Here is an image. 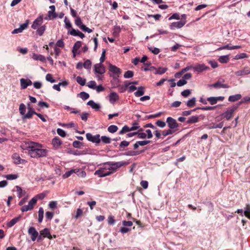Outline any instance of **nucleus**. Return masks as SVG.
Here are the masks:
<instances>
[{"label":"nucleus","instance_id":"58836bf2","mask_svg":"<svg viewBox=\"0 0 250 250\" xmlns=\"http://www.w3.org/2000/svg\"><path fill=\"white\" fill-rule=\"evenodd\" d=\"M101 141L104 144H108L111 143V139L106 136H102L100 138Z\"/></svg>","mask_w":250,"mask_h":250},{"label":"nucleus","instance_id":"bf43d9fd","mask_svg":"<svg viewBox=\"0 0 250 250\" xmlns=\"http://www.w3.org/2000/svg\"><path fill=\"white\" fill-rule=\"evenodd\" d=\"M137 142L139 145V146L146 145L151 142V141L149 140L139 141Z\"/></svg>","mask_w":250,"mask_h":250},{"label":"nucleus","instance_id":"0eeeda50","mask_svg":"<svg viewBox=\"0 0 250 250\" xmlns=\"http://www.w3.org/2000/svg\"><path fill=\"white\" fill-rule=\"evenodd\" d=\"M86 138L88 141L96 144H99L101 142L100 135L99 134L92 135L91 133H87L86 134Z\"/></svg>","mask_w":250,"mask_h":250},{"label":"nucleus","instance_id":"393cba45","mask_svg":"<svg viewBox=\"0 0 250 250\" xmlns=\"http://www.w3.org/2000/svg\"><path fill=\"white\" fill-rule=\"evenodd\" d=\"M242 98V95L240 94H237L233 95H231L229 96L228 98V100L230 102H234L239 100H240Z\"/></svg>","mask_w":250,"mask_h":250},{"label":"nucleus","instance_id":"864d4df0","mask_svg":"<svg viewBox=\"0 0 250 250\" xmlns=\"http://www.w3.org/2000/svg\"><path fill=\"white\" fill-rule=\"evenodd\" d=\"M48 15H49V19H55L58 17V14L55 13V11H49L48 12Z\"/></svg>","mask_w":250,"mask_h":250},{"label":"nucleus","instance_id":"4c0bfd02","mask_svg":"<svg viewBox=\"0 0 250 250\" xmlns=\"http://www.w3.org/2000/svg\"><path fill=\"white\" fill-rule=\"evenodd\" d=\"M167 68L166 67H159L157 69L156 71L154 72V74L162 75L165 73L167 71Z\"/></svg>","mask_w":250,"mask_h":250},{"label":"nucleus","instance_id":"4468645a","mask_svg":"<svg viewBox=\"0 0 250 250\" xmlns=\"http://www.w3.org/2000/svg\"><path fill=\"white\" fill-rule=\"evenodd\" d=\"M208 69V67L206 66L204 64H198L196 65L193 66V69L194 71L198 73H200Z\"/></svg>","mask_w":250,"mask_h":250},{"label":"nucleus","instance_id":"b1692460","mask_svg":"<svg viewBox=\"0 0 250 250\" xmlns=\"http://www.w3.org/2000/svg\"><path fill=\"white\" fill-rule=\"evenodd\" d=\"M13 159L14 160V163L16 164H23L25 161L20 158L18 154L15 153L13 155Z\"/></svg>","mask_w":250,"mask_h":250},{"label":"nucleus","instance_id":"37998d69","mask_svg":"<svg viewBox=\"0 0 250 250\" xmlns=\"http://www.w3.org/2000/svg\"><path fill=\"white\" fill-rule=\"evenodd\" d=\"M77 82L82 86H83L85 84L86 80L84 79H83L80 76H78L76 78Z\"/></svg>","mask_w":250,"mask_h":250},{"label":"nucleus","instance_id":"5fc2aeb1","mask_svg":"<svg viewBox=\"0 0 250 250\" xmlns=\"http://www.w3.org/2000/svg\"><path fill=\"white\" fill-rule=\"evenodd\" d=\"M207 101L212 105L215 104L217 103L215 97H208L207 98Z\"/></svg>","mask_w":250,"mask_h":250},{"label":"nucleus","instance_id":"2eb2a0df","mask_svg":"<svg viewBox=\"0 0 250 250\" xmlns=\"http://www.w3.org/2000/svg\"><path fill=\"white\" fill-rule=\"evenodd\" d=\"M186 23V21L173 22L170 25V28L172 30H173L175 28H181L184 26Z\"/></svg>","mask_w":250,"mask_h":250},{"label":"nucleus","instance_id":"8fccbe9b","mask_svg":"<svg viewBox=\"0 0 250 250\" xmlns=\"http://www.w3.org/2000/svg\"><path fill=\"white\" fill-rule=\"evenodd\" d=\"M134 73L131 70H128L126 71L124 74V78L128 79L131 78L133 76Z\"/></svg>","mask_w":250,"mask_h":250},{"label":"nucleus","instance_id":"f03ea898","mask_svg":"<svg viewBox=\"0 0 250 250\" xmlns=\"http://www.w3.org/2000/svg\"><path fill=\"white\" fill-rule=\"evenodd\" d=\"M109 163V162L104 163L99 169L95 172L94 174L100 177H104L112 174L113 171L111 166Z\"/></svg>","mask_w":250,"mask_h":250},{"label":"nucleus","instance_id":"774afa93","mask_svg":"<svg viewBox=\"0 0 250 250\" xmlns=\"http://www.w3.org/2000/svg\"><path fill=\"white\" fill-rule=\"evenodd\" d=\"M191 94V91L189 89H186L181 92V95L184 97H188Z\"/></svg>","mask_w":250,"mask_h":250},{"label":"nucleus","instance_id":"0e129e2a","mask_svg":"<svg viewBox=\"0 0 250 250\" xmlns=\"http://www.w3.org/2000/svg\"><path fill=\"white\" fill-rule=\"evenodd\" d=\"M156 124L157 125V126L161 128H164L166 125V123L161 120H158L156 122Z\"/></svg>","mask_w":250,"mask_h":250},{"label":"nucleus","instance_id":"a878e982","mask_svg":"<svg viewBox=\"0 0 250 250\" xmlns=\"http://www.w3.org/2000/svg\"><path fill=\"white\" fill-rule=\"evenodd\" d=\"M46 26L45 25H42L41 26L39 27L38 28L36 29V33L40 36H42L44 31L46 30Z\"/></svg>","mask_w":250,"mask_h":250},{"label":"nucleus","instance_id":"1a4fd4ad","mask_svg":"<svg viewBox=\"0 0 250 250\" xmlns=\"http://www.w3.org/2000/svg\"><path fill=\"white\" fill-rule=\"evenodd\" d=\"M43 16L42 15L39 16L33 22L31 28L36 29L41 26L43 23Z\"/></svg>","mask_w":250,"mask_h":250},{"label":"nucleus","instance_id":"f257e3e1","mask_svg":"<svg viewBox=\"0 0 250 250\" xmlns=\"http://www.w3.org/2000/svg\"><path fill=\"white\" fill-rule=\"evenodd\" d=\"M26 149L29 150V155L32 158L45 157L47 150L41 148L42 146L39 143L30 142L26 144Z\"/></svg>","mask_w":250,"mask_h":250},{"label":"nucleus","instance_id":"e2e57ef3","mask_svg":"<svg viewBox=\"0 0 250 250\" xmlns=\"http://www.w3.org/2000/svg\"><path fill=\"white\" fill-rule=\"evenodd\" d=\"M57 132L60 136L62 137H64L66 136L65 132L61 128H58L57 130Z\"/></svg>","mask_w":250,"mask_h":250},{"label":"nucleus","instance_id":"3c124183","mask_svg":"<svg viewBox=\"0 0 250 250\" xmlns=\"http://www.w3.org/2000/svg\"><path fill=\"white\" fill-rule=\"evenodd\" d=\"M7 180H15L18 178V176L17 174H7L5 175L4 176Z\"/></svg>","mask_w":250,"mask_h":250},{"label":"nucleus","instance_id":"69168bd1","mask_svg":"<svg viewBox=\"0 0 250 250\" xmlns=\"http://www.w3.org/2000/svg\"><path fill=\"white\" fill-rule=\"evenodd\" d=\"M83 145V143L78 141H75L73 143V146L75 148H80Z\"/></svg>","mask_w":250,"mask_h":250},{"label":"nucleus","instance_id":"f8f14e48","mask_svg":"<svg viewBox=\"0 0 250 250\" xmlns=\"http://www.w3.org/2000/svg\"><path fill=\"white\" fill-rule=\"evenodd\" d=\"M237 76H244L250 74V68L248 66H245L242 70H238L234 73Z\"/></svg>","mask_w":250,"mask_h":250},{"label":"nucleus","instance_id":"6e6552de","mask_svg":"<svg viewBox=\"0 0 250 250\" xmlns=\"http://www.w3.org/2000/svg\"><path fill=\"white\" fill-rule=\"evenodd\" d=\"M109 164L111 166V169L113 173L115 172L118 168L121 167L122 166L128 165V163L125 161H120L117 162H109Z\"/></svg>","mask_w":250,"mask_h":250},{"label":"nucleus","instance_id":"338daca9","mask_svg":"<svg viewBox=\"0 0 250 250\" xmlns=\"http://www.w3.org/2000/svg\"><path fill=\"white\" fill-rule=\"evenodd\" d=\"M107 222L109 225H113L115 222L114 217L111 215L109 216L107 219Z\"/></svg>","mask_w":250,"mask_h":250},{"label":"nucleus","instance_id":"cd10ccee","mask_svg":"<svg viewBox=\"0 0 250 250\" xmlns=\"http://www.w3.org/2000/svg\"><path fill=\"white\" fill-rule=\"evenodd\" d=\"M145 93V88L143 86H140L137 88V91L134 93L136 97H140L143 95Z\"/></svg>","mask_w":250,"mask_h":250},{"label":"nucleus","instance_id":"49530a36","mask_svg":"<svg viewBox=\"0 0 250 250\" xmlns=\"http://www.w3.org/2000/svg\"><path fill=\"white\" fill-rule=\"evenodd\" d=\"M244 214L246 217L250 219V205H248L246 207Z\"/></svg>","mask_w":250,"mask_h":250},{"label":"nucleus","instance_id":"de8ad7c7","mask_svg":"<svg viewBox=\"0 0 250 250\" xmlns=\"http://www.w3.org/2000/svg\"><path fill=\"white\" fill-rule=\"evenodd\" d=\"M75 23L80 28H81L83 25L81 18L79 17H76V19H75Z\"/></svg>","mask_w":250,"mask_h":250},{"label":"nucleus","instance_id":"72a5a7b5","mask_svg":"<svg viewBox=\"0 0 250 250\" xmlns=\"http://www.w3.org/2000/svg\"><path fill=\"white\" fill-rule=\"evenodd\" d=\"M176 131V130H172V129H170L169 128L167 130H164L162 131V135H163L164 136L166 137L167 135H171L173 134L174 132H175Z\"/></svg>","mask_w":250,"mask_h":250},{"label":"nucleus","instance_id":"7c9ffc66","mask_svg":"<svg viewBox=\"0 0 250 250\" xmlns=\"http://www.w3.org/2000/svg\"><path fill=\"white\" fill-rule=\"evenodd\" d=\"M141 153H142V151H141L129 150V151L126 152L125 153V155L126 156H136V155H139Z\"/></svg>","mask_w":250,"mask_h":250},{"label":"nucleus","instance_id":"603ef678","mask_svg":"<svg viewBox=\"0 0 250 250\" xmlns=\"http://www.w3.org/2000/svg\"><path fill=\"white\" fill-rule=\"evenodd\" d=\"M83 67L87 69H90L91 67V62L89 60H87L83 63Z\"/></svg>","mask_w":250,"mask_h":250},{"label":"nucleus","instance_id":"c9c22d12","mask_svg":"<svg viewBox=\"0 0 250 250\" xmlns=\"http://www.w3.org/2000/svg\"><path fill=\"white\" fill-rule=\"evenodd\" d=\"M196 103V98L195 97L192 98L190 100H189L187 102V105L188 107H193L195 105Z\"/></svg>","mask_w":250,"mask_h":250},{"label":"nucleus","instance_id":"6ab92c4d","mask_svg":"<svg viewBox=\"0 0 250 250\" xmlns=\"http://www.w3.org/2000/svg\"><path fill=\"white\" fill-rule=\"evenodd\" d=\"M70 35L74 36H79L81 39H83L84 37V35L79 31L78 30H76L74 29H72L71 31L70 32Z\"/></svg>","mask_w":250,"mask_h":250},{"label":"nucleus","instance_id":"e433bc0d","mask_svg":"<svg viewBox=\"0 0 250 250\" xmlns=\"http://www.w3.org/2000/svg\"><path fill=\"white\" fill-rule=\"evenodd\" d=\"M75 173L79 176L84 177L86 176V172L78 168H75Z\"/></svg>","mask_w":250,"mask_h":250},{"label":"nucleus","instance_id":"bb28decb","mask_svg":"<svg viewBox=\"0 0 250 250\" xmlns=\"http://www.w3.org/2000/svg\"><path fill=\"white\" fill-rule=\"evenodd\" d=\"M82 45V42L80 41H77L76 42L73 46L72 52L73 53L74 57H75V53L79 50L81 46Z\"/></svg>","mask_w":250,"mask_h":250},{"label":"nucleus","instance_id":"4be33fe9","mask_svg":"<svg viewBox=\"0 0 250 250\" xmlns=\"http://www.w3.org/2000/svg\"><path fill=\"white\" fill-rule=\"evenodd\" d=\"M32 58L34 60L40 61L42 62H45L46 59L44 56L41 54H37L33 53L32 55Z\"/></svg>","mask_w":250,"mask_h":250},{"label":"nucleus","instance_id":"a18cd8bd","mask_svg":"<svg viewBox=\"0 0 250 250\" xmlns=\"http://www.w3.org/2000/svg\"><path fill=\"white\" fill-rule=\"evenodd\" d=\"M162 112H159L158 113H156L155 114H153V115H148V116H146L145 118H144V120H147V119H152V118H157V117H159V116H160L162 114Z\"/></svg>","mask_w":250,"mask_h":250},{"label":"nucleus","instance_id":"473e14b6","mask_svg":"<svg viewBox=\"0 0 250 250\" xmlns=\"http://www.w3.org/2000/svg\"><path fill=\"white\" fill-rule=\"evenodd\" d=\"M19 111H20V114L22 116H24V115L25 114L26 107L24 104L21 103L20 104V106H19Z\"/></svg>","mask_w":250,"mask_h":250},{"label":"nucleus","instance_id":"9d476101","mask_svg":"<svg viewBox=\"0 0 250 250\" xmlns=\"http://www.w3.org/2000/svg\"><path fill=\"white\" fill-rule=\"evenodd\" d=\"M94 71L95 73L103 74L105 73V69L103 64L101 63H99L94 65Z\"/></svg>","mask_w":250,"mask_h":250},{"label":"nucleus","instance_id":"2f4dec72","mask_svg":"<svg viewBox=\"0 0 250 250\" xmlns=\"http://www.w3.org/2000/svg\"><path fill=\"white\" fill-rule=\"evenodd\" d=\"M229 60V58L228 55L221 56L218 59L219 61L221 63H227Z\"/></svg>","mask_w":250,"mask_h":250},{"label":"nucleus","instance_id":"aec40b11","mask_svg":"<svg viewBox=\"0 0 250 250\" xmlns=\"http://www.w3.org/2000/svg\"><path fill=\"white\" fill-rule=\"evenodd\" d=\"M199 117L200 116H191L188 118V120L187 121V123L188 124H191L197 123L199 121Z\"/></svg>","mask_w":250,"mask_h":250},{"label":"nucleus","instance_id":"6e6d98bb","mask_svg":"<svg viewBox=\"0 0 250 250\" xmlns=\"http://www.w3.org/2000/svg\"><path fill=\"white\" fill-rule=\"evenodd\" d=\"M248 57V55L247 54L243 53H241L240 54L236 55L234 59L235 60H239L243 58H246Z\"/></svg>","mask_w":250,"mask_h":250},{"label":"nucleus","instance_id":"09e8293b","mask_svg":"<svg viewBox=\"0 0 250 250\" xmlns=\"http://www.w3.org/2000/svg\"><path fill=\"white\" fill-rule=\"evenodd\" d=\"M79 96L83 100H85L87 99L88 98H89V94L85 92H83V91L81 92L79 94Z\"/></svg>","mask_w":250,"mask_h":250},{"label":"nucleus","instance_id":"f704fd0d","mask_svg":"<svg viewBox=\"0 0 250 250\" xmlns=\"http://www.w3.org/2000/svg\"><path fill=\"white\" fill-rule=\"evenodd\" d=\"M43 214H44V211L42 208H39V211H38V215H39V218H38V221L39 223H41L42 221L43 218Z\"/></svg>","mask_w":250,"mask_h":250},{"label":"nucleus","instance_id":"c85d7f7f","mask_svg":"<svg viewBox=\"0 0 250 250\" xmlns=\"http://www.w3.org/2000/svg\"><path fill=\"white\" fill-rule=\"evenodd\" d=\"M21 218V216H19L17 217L13 218L10 222L7 223V226L9 228L13 227L18 221L20 220Z\"/></svg>","mask_w":250,"mask_h":250},{"label":"nucleus","instance_id":"9b49d317","mask_svg":"<svg viewBox=\"0 0 250 250\" xmlns=\"http://www.w3.org/2000/svg\"><path fill=\"white\" fill-rule=\"evenodd\" d=\"M28 233L31 236V239L33 241H35L39 235L38 232L33 227H30L29 228Z\"/></svg>","mask_w":250,"mask_h":250},{"label":"nucleus","instance_id":"20e7f679","mask_svg":"<svg viewBox=\"0 0 250 250\" xmlns=\"http://www.w3.org/2000/svg\"><path fill=\"white\" fill-rule=\"evenodd\" d=\"M37 201V199L36 197L32 198L28 202L27 205L23 206L21 208L22 212L32 210Z\"/></svg>","mask_w":250,"mask_h":250},{"label":"nucleus","instance_id":"412c9836","mask_svg":"<svg viewBox=\"0 0 250 250\" xmlns=\"http://www.w3.org/2000/svg\"><path fill=\"white\" fill-rule=\"evenodd\" d=\"M40 234L42 235L44 237H47L49 239H52V236L50 234L49 229L45 228L40 231Z\"/></svg>","mask_w":250,"mask_h":250},{"label":"nucleus","instance_id":"dca6fc26","mask_svg":"<svg viewBox=\"0 0 250 250\" xmlns=\"http://www.w3.org/2000/svg\"><path fill=\"white\" fill-rule=\"evenodd\" d=\"M109 70L110 72L116 75H118L122 73L121 70L119 68L111 63L109 64Z\"/></svg>","mask_w":250,"mask_h":250},{"label":"nucleus","instance_id":"a19ab883","mask_svg":"<svg viewBox=\"0 0 250 250\" xmlns=\"http://www.w3.org/2000/svg\"><path fill=\"white\" fill-rule=\"evenodd\" d=\"M131 131V128L127 125H124L121 130L119 132V134H123L126 132Z\"/></svg>","mask_w":250,"mask_h":250},{"label":"nucleus","instance_id":"4d7b16f0","mask_svg":"<svg viewBox=\"0 0 250 250\" xmlns=\"http://www.w3.org/2000/svg\"><path fill=\"white\" fill-rule=\"evenodd\" d=\"M96 86V83L94 81H90L87 83V86L91 89H95Z\"/></svg>","mask_w":250,"mask_h":250},{"label":"nucleus","instance_id":"5701e85b","mask_svg":"<svg viewBox=\"0 0 250 250\" xmlns=\"http://www.w3.org/2000/svg\"><path fill=\"white\" fill-rule=\"evenodd\" d=\"M87 104L91 106L93 109H95L96 111L99 110L100 108V105L95 103L93 100H90L87 103Z\"/></svg>","mask_w":250,"mask_h":250},{"label":"nucleus","instance_id":"c756f323","mask_svg":"<svg viewBox=\"0 0 250 250\" xmlns=\"http://www.w3.org/2000/svg\"><path fill=\"white\" fill-rule=\"evenodd\" d=\"M37 113L35 111H28L27 113L25 114L24 116H22V119H28L32 117L33 115H36Z\"/></svg>","mask_w":250,"mask_h":250},{"label":"nucleus","instance_id":"423d86ee","mask_svg":"<svg viewBox=\"0 0 250 250\" xmlns=\"http://www.w3.org/2000/svg\"><path fill=\"white\" fill-rule=\"evenodd\" d=\"M167 123L168 127L170 129H172V130H177V128L179 126L180 124H179L176 120L171 117H169L167 119Z\"/></svg>","mask_w":250,"mask_h":250},{"label":"nucleus","instance_id":"13d9d810","mask_svg":"<svg viewBox=\"0 0 250 250\" xmlns=\"http://www.w3.org/2000/svg\"><path fill=\"white\" fill-rule=\"evenodd\" d=\"M45 79L47 81L51 83H54L56 82L55 79L53 78L52 75L50 74H47L46 75Z\"/></svg>","mask_w":250,"mask_h":250},{"label":"nucleus","instance_id":"79ce46f5","mask_svg":"<svg viewBox=\"0 0 250 250\" xmlns=\"http://www.w3.org/2000/svg\"><path fill=\"white\" fill-rule=\"evenodd\" d=\"M16 188L17 191L18 193V196L19 198H20L24 195L25 192L23 191L21 188L18 186H16Z\"/></svg>","mask_w":250,"mask_h":250},{"label":"nucleus","instance_id":"680f3d73","mask_svg":"<svg viewBox=\"0 0 250 250\" xmlns=\"http://www.w3.org/2000/svg\"><path fill=\"white\" fill-rule=\"evenodd\" d=\"M88 115H89V114L85 112H82L80 114L81 118L82 120L84 121H87Z\"/></svg>","mask_w":250,"mask_h":250},{"label":"nucleus","instance_id":"052dcab7","mask_svg":"<svg viewBox=\"0 0 250 250\" xmlns=\"http://www.w3.org/2000/svg\"><path fill=\"white\" fill-rule=\"evenodd\" d=\"M196 110H197V109L196 108L192 110L184 111L182 112V115L184 116H188V115H190L192 112L195 111Z\"/></svg>","mask_w":250,"mask_h":250},{"label":"nucleus","instance_id":"f3484780","mask_svg":"<svg viewBox=\"0 0 250 250\" xmlns=\"http://www.w3.org/2000/svg\"><path fill=\"white\" fill-rule=\"evenodd\" d=\"M119 99L118 95L115 92H111L109 95V100L110 103L114 104Z\"/></svg>","mask_w":250,"mask_h":250},{"label":"nucleus","instance_id":"c03bdc74","mask_svg":"<svg viewBox=\"0 0 250 250\" xmlns=\"http://www.w3.org/2000/svg\"><path fill=\"white\" fill-rule=\"evenodd\" d=\"M75 173V169H72L70 170L66 171L63 175V178H67L70 176L72 174Z\"/></svg>","mask_w":250,"mask_h":250},{"label":"nucleus","instance_id":"ea45409f","mask_svg":"<svg viewBox=\"0 0 250 250\" xmlns=\"http://www.w3.org/2000/svg\"><path fill=\"white\" fill-rule=\"evenodd\" d=\"M118 129V128L117 126L115 125H111L108 127L107 130L110 133H113L116 132L117 131Z\"/></svg>","mask_w":250,"mask_h":250},{"label":"nucleus","instance_id":"7ed1b4c3","mask_svg":"<svg viewBox=\"0 0 250 250\" xmlns=\"http://www.w3.org/2000/svg\"><path fill=\"white\" fill-rule=\"evenodd\" d=\"M225 82V80L223 79H220L218 80L216 83L213 84H208V86L209 88L213 87L215 89H219V88H228L229 87V86L226 83H223Z\"/></svg>","mask_w":250,"mask_h":250},{"label":"nucleus","instance_id":"a211bd4d","mask_svg":"<svg viewBox=\"0 0 250 250\" xmlns=\"http://www.w3.org/2000/svg\"><path fill=\"white\" fill-rule=\"evenodd\" d=\"M62 142L61 140L58 137H55L52 139V144L53 146L55 148V149H57L59 147L60 145L62 144Z\"/></svg>","mask_w":250,"mask_h":250},{"label":"nucleus","instance_id":"39448f33","mask_svg":"<svg viewBox=\"0 0 250 250\" xmlns=\"http://www.w3.org/2000/svg\"><path fill=\"white\" fill-rule=\"evenodd\" d=\"M237 108L238 106H233L229 108L225 113L221 115V119L225 118L227 120H229L232 117V114Z\"/></svg>","mask_w":250,"mask_h":250},{"label":"nucleus","instance_id":"ddd939ff","mask_svg":"<svg viewBox=\"0 0 250 250\" xmlns=\"http://www.w3.org/2000/svg\"><path fill=\"white\" fill-rule=\"evenodd\" d=\"M20 81L21 89H26L27 86H30L32 84V81L28 79L21 78L20 79Z\"/></svg>","mask_w":250,"mask_h":250}]
</instances>
